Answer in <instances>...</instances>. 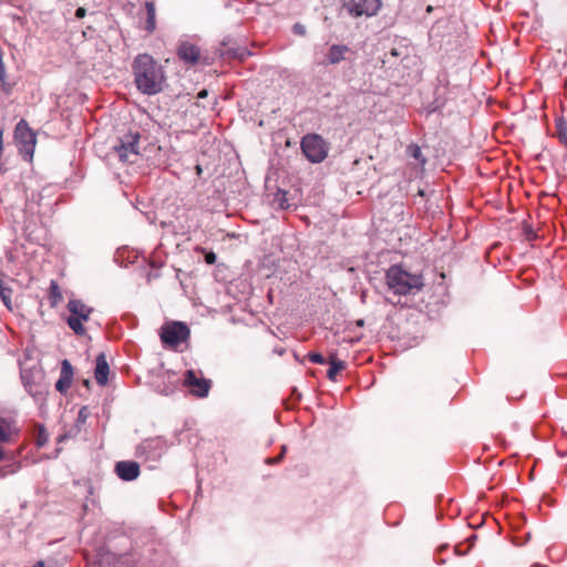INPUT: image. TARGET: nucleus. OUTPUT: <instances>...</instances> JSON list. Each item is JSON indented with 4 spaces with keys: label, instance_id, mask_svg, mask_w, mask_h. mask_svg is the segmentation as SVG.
<instances>
[{
    "label": "nucleus",
    "instance_id": "obj_1",
    "mask_svg": "<svg viewBox=\"0 0 567 567\" xmlns=\"http://www.w3.org/2000/svg\"><path fill=\"white\" fill-rule=\"evenodd\" d=\"M132 71L134 83L143 94L155 95L163 90L166 81L164 68L151 54L135 56Z\"/></svg>",
    "mask_w": 567,
    "mask_h": 567
},
{
    "label": "nucleus",
    "instance_id": "obj_2",
    "mask_svg": "<svg viewBox=\"0 0 567 567\" xmlns=\"http://www.w3.org/2000/svg\"><path fill=\"white\" fill-rule=\"evenodd\" d=\"M385 281L388 288L399 296L421 291L424 287L421 274H411L400 265H393L386 270Z\"/></svg>",
    "mask_w": 567,
    "mask_h": 567
},
{
    "label": "nucleus",
    "instance_id": "obj_3",
    "mask_svg": "<svg viewBox=\"0 0 567 567\" xmlns=\"http://www.w3.org/2000/svg\"><path fill=\"white\" fill-rule=\"evenodd\" d=\"M14 140L22 157L31 162L37 144V135L25 120H20L14 128Z\"/></svg>",
    "mask_w": 567,
    "mask_h": 567
},
{
    "label": "nucleus",
    "instance_id": "obj_4",
    "mask_svg": "<svg viewBox=\"0 0 567 567\" xmlns=\"http://www.w3.org/2000/svg\"><path fill=\"white\" fill-rule=\"evenodd\" d=\"M68 310L70 311V316L66 320L68 326L75 334L84 336L86 333V329L84 328L83 322L89 320L93 309L81 300L72 299L68 303Z\"/></svg>",
    "mask_w": 567,
    "mask_h": 567
},
{
    "label": "nucleus",
    "instance_id": "obj_5",
    "mask_svg": "<svg viewBox=\"0 0 567 567\" xmlns=\"http://www.w3.org/2000/svg\"><path fill=\"white\" fill-rule=\"evenodd\" d=\"M301 150L311 163L323 162L329 152L328 143L318 134H308L301 140Z\"/></svg>",
    "mask_w": 567,
    "mask_h": 567
},
{
    "label": "nucleus",
    "instance_id": "obj_6",
    "mask_svg": "<svg viewBox=\"0 0 567 567\" xmlns=\"http://www.w3.org/2000/svg\"><path fill=\"white\" fill-rule=\"evenodd\" d=\"M189 328L184 322L174 321L161 329V340L165 347L176 349L189 338Z\"/></svg>",
    "mask_w": 567,
    "mask_h": 567
},
{
    "label": "nucleus",
    "instance_id": "obj_7",
    "mask_svg": "<svg viewBox=\"0 0 567 567\" xmlns=\"http://www.w3.org/2000/svg\"><path fill=\"white\" fill-rule=\"evenodd\" d=\"M114 151L122 162L135 163L140 156V134H125L120 140V144L114 146Z\"/></svg>",
    "mask_w": 567,
    "mask_h": 567
},
{
    "label": "nucleus",
    "instance_id": "obj_8",
    "mask_svg": "<svg viewBox=\"0 0 567 567\" xmlns=\"http://www.w3.org/2000/svg\"><path fill=\"white\" fill-rule=\"evenodd\" d=\"M183 384L189 390L192 395L197 398H206L212 388V381L209 379L198 378L193 370L185 372Z\"/></svg>",
    "mask_w": 567,
    "mask_h": 567
},
{
    "label": "nucleus",
    "instance_id": "obj_9",
    "mask_svg": "<svg viewBox=\"0 0 567 567\" xmlns=\"http://www.w3.org/2000/svg\"><path fill=\"white\" fill-rule=\"evenodd\" d=\"M343 7L353 17L373 16L380 8L379 0H343Z\"/></svg>",
    "mask_w": 567,
    "mask_h": 567
},
{
    "label": "nucleus",
    "instance_id": "obj_10",
    "mask_svg": "<svg viewBox=\"0 0 567 567\" xmlns=\"http://www.w3.org/2000/svg\"><path fill=\"white\" fill-rule=\"evenodd\" d=\"M18 434L19 430L11 421L0 417V461L7 458V453L2 445L13 442Z\"/></svg>",
    "mask_w": 567,
    "mask_h": 567
},
{
    "label": "nucleus",
    "instance_id": "obj_11",
    "mask_svg": "<svg viewBox=\"0 0 567 567\" xmlns=\"http://www.w3.org/2000/svg\"><path fill=\"white\" fill-rule=\"evenodd\" d=\"M140 465L135 461H120L115 465V473L123 481H133L140 475Z\"/></svg>",
    "mask_w": 567,
    "mask_h": 567
},
{
    "label": "nucleus",
    "instance_id": "obj_12",
    "mask_svg": "<svg viewBox=\"0 0 567 567\" xmlns=\"http://www.w3.org/2000/svg\"><path fill=\"white\" fill-rule=\"evenodd\" d=\"M73 367L69 360L64 359L61 363V372L60 378L55 383V389L60 393H66V391L71 388L73 381Z\"/></svg>",
    "mask_w": 567,
    "mask_h": 567
},
{
    "label": "nucleus",
    "instance_id": "obj_13",
    "mask_svg": "<svg viewBox=\"0 0 567 567\" xmlns=\"http://www.w3.org/2000/svg\"><path fill=\"white\" fill-rule=\"evenodd\" d=\"M178 58L185 63L195 64L200 56V50L195 44L184 42L178 47Z\"/></svg>",
    "mask_w": 567,
    "mask_h": 567
},
{
    "label": "nucleus",
    "instance_id": "obj_14",
    "mask_svg": "<svg viewBox=\"0 0 567 567\" xmlns=\"http://www.w3.org/2000/svg\"><path fill=\"white\" fill-rule=\"evenodd\" d=\"M110 367L104 353H100L96 357V365L94 371V377L100 385H105L109 380Z\"/></svg>",
    "mask_w": 567,
    "mask_h": 567
},
{
    "label": "nucleus",
    "instance_id": "obj_15",
    "mask_svg": "<svg viewBox=\"0 0 567 567\" xmlns=\"http://www.w3.org/2000/svg\"><path fill=\"white\" fill-rule=\"evenodd\" d=\"M350 51V48L344 44H332L327 52V61L324 64H338L346 60V54Z\"/></svg>",
    "mask_w": 567,
    "mask_h": 567
},
{
    "label": "nucleus",
    "instance_id": "obj_16",
    "mask_svg": "<svg viewBox=\"0 0 567 567\" xmlns=\"http://www.w3.org/2000/svg\"><path fill=\"white\" fill-rule=\"evenodd\" d=\"M6 279H7L6 274L0 271V298L3 302V305L6 306V308L8 310L12 311V309H13V303H12L13 289L9 285V280H6ZM10 281H12V280L10 279Z\"/></svg>",
    "mask_w": 567,
    "mask_h": 567
},
{
    "label": "nucleus",
    "instance_id": "obj_17",
    "mask_svg": "<svg viewBox=\"0 0 567 567\" xmlns=\"http://www.w3.org/2000/svg\"><path fill=\"white\" fill-rule=\"evenodd\" d=\"M329 364H330V368L327 372V377L331 380V381H336V378L337 375L346 369V363L341 360L338 359L337 357V353L336 352H331L329 354V360H328Z\"/></svg>",
    "mask_w": 567,
    "mask_h": 567
},
{
    "label": "nucleus",
    "instance_id": "obj_18",
    "mask_svg": "<svg viewBox=\"0 0 567 567\" xmlns=\"http://www.w3.org/2000/svg\"><path fill=\"white\" fill-rule=\"evenodd\" d=\"M145 9H146L145 30L148 33H153L156 29V9H155L154 2L147 1L145 3Z\"/></svg>",
    "mask_w": 567,
    "mask_h": 567
},
{
    "label": "nucleus",
    "instance_id": "obj_19",
    "mask_svg": "<svg viewBox=\"0 0 567 567\" xmlns=\"http://www.w3.org/2000/svg\"><path fill=\"white\" fill-rule=\"evenodd\" d=\"M48 297H49L50 306L52 308H55L63 300L62 291L55 280H51V282H50Z\"/></svg>",
    "mask_w": 567,
    "mask_h": 567
},
{
    "label": "nucleus",
    "instance_id": "obj_20",
    "mask_svg": "<svg viewBox=\"0 0 567 567\" xmlns=\"http://www.w3.org/2000/svg\"><path fill=\"white\" fill-rule=\"evenodd\" d=\"M49 441V433L44 425H37L35 429V444L38 447L44 446Z\"/></svg>",
    "mask_w": 567,
    "mask_h": 567
},
{
    "label": "nucleus",
    "instance_id": "obj_21",
    "mask_svg": "<svg viewBox=\"0 0 567 567\" xmlns=\"http://www.w3.org/2000/svg\"><path fill=\"white\" fill-rule=\"evenodd\" d=\"M556 134L560 143L567 146V125L559 121L556 125Z\"/></svg>",
    "mask_w": 567,
    "mask_h": 567
},
{
    "label": "nucleus",
    "instance_id": "obj_22",
    "mask_svg": "<svg viewBox=\"0 0 567 567\" xmlns=\"http://www.w3.org/2000/svg\"><path fill=\"white\" fill-rule=\"evenodd\" d=\"M287 195V192L279 190L275 196V202L281 209H288L290 207Z\"/></svg>",
    "mask_w": 567,
    "mask_h": 567
},
{
    "label": "nucleus",
    "instance_id": "obj_23",
    "mask_svg": "<svg viewBox=\"0 0 567 567\" xmlns=\"http://www.w3.org/2000/svg\"><path fill=\"white\" fill-rule=\"evenodd\" d=\"M408 153L415 159H417L421 164L425 163V158L422 155L421 148L413 144L408 147Z\"/></svg>",
    "mask_w": 567,
    "mask_h": 567
},
{
    "label": "nucleus",
    "instance_id": "obj_24",
    "mask_svg": "<svg viewBox=\"0 0 567 567\" xmlns=\"http://www.w3.org/2000/svg\"><path fill=\"white\" fill-rule=\"evenodd\" d=\"M90 416V410L87 406H82L78 413V417H76V424L79 426L83 425L86 420L89 419Z\"/></svg>",
    "mask_w": 567,
    "mask_h": 567
},
{
    "label": "nucleus",
    "instance_id": "obj_25",
    "mask_svg": "<svg viewBox=\"0 0 567 567\" xmlns=\"http://www.w3.org/2000/svg\"><path fill=\"white\" fill-rule=\"evenodd\" d=\"M523 233H524L525 239L528 241H532L537 237L536 233L533 230V228L527 223L523 224Z\"/></svg>",
    "mask_w": 567,
    "mask_h": 567
},
{
    "label": "nucleus",
    "instance_id": "obj_26",
    "mask_svg": "<svg viewBox=\"0 0 567 567\" xmlns=\"http://www.w3.org/2000/svg\"><path fill=\"white\" fill-rule=\"evenodd\" d=\"M308 359L310 362L317 363V364H324L327 362L326 359L323 358V355H321L320 353H317V352L309 353Z\"/></svg>",
    "mask_w": 567,
    "mask_h": 567
},
{
    "label": "nucleus",
    "instance_id": "obj_27",
    "mask_svg": "<svg viewBox=\"0 0 567 567\" xmlns=\"http://www.w3.org/2000/svg\"><path fill=\"white\" fill-rule=\"evenodd\" d=\"M17 468L14 465H8L6 467H0V478L4 477L7 474L16 473Z\"/></svg>",
    "mask_w": 567,
    "mask_h": 567
},
{
    "label": "nucleus",
    "instance_id": "obj_28",
    "mask_svg": "<svg viewBox=\"0 0 567 567\" xmlns=\"http://www.w3.org/2000/svg\"><path fill=\"white\" fill-rule=\"evenodd\" d=\"M205 261L208 264V265H213L216 262V255L215 252L213 251H209L205 255Z\"/></svg>",
    "mask_w": 567,
    "mask_h": 567
},
{
    "label": "nucleus",
    "instance_id": "obj_29",
    "mask_svg": "<svg viewBox=\"0 0 567 567\" xmlns=\"http://www.w3.org/2000/svg\"><path fill=\"white\" fill-rule=\"evenodd\" d=\"M85 14H86V10L84 8H82V7L78 8L76 11H75V17L78 19L84 18Z\"/></svg>",
    "mask_w": 567,
    "mask_h": 567
},
{
    "label": "nucleus",
    "instance_id": "obj_30",
    "mask_svg": "<svg viewBox=\"0 0 567 567\" xmlns=\"http://www.w3.org/2000/svg\"><path fill=\"white\" fill-rule=\"evenodd\" d=\"M477 539L476 535H472L467 540L470 542V546H473L474 542Z\"/></svg>",
    "mask_w": 567,
    "mask_h": 567
},
{
    "label": "nucleus",
    "instance_id": "obj_31",
    "mask_svg": "<svg viewBox=\"0 0 567 567\" xmlns=\"http://www.w3.org/2000/svg\"><path fill=\"white\" fill-rule=\"evenodd\" d=\"M206 96H207V91H206V90H203V91H200V92L198 93V97H199V99H204V97H206Z\"/></svg>",
    "mask_w": 567,
    "mask_h": 567
},
{
    "label": "nucleus",
    "instance_id": "obj_32",
    "mask_svg": "<svg viewBox=\"0 0 567 567\" xmlns=\"http://www.w3.org/2000/svg\"><path fill=\"white\" fill-rule=\"evenodd\" d=\"M202 173H203V168H202V166H200V165H196V174H197L198 176H200V175H202Z\"/></svg>",
    "mask_w": 567,
    "mask_h": 567
},
{
    "label": "nucleus",
    "instance_id": "obj_33",
    "mask_svg": "<svg viewBox=\"0 0 567 567\" xmlns=\"http://www.w3.org/2000/svg\"><path fill=\"white\" fill-rule=\"evenodd\" d=\"M281 458H282V454H280L278 457H276V458H274V460L269 458V460H268V462H269V463H272V462H274V463H276V462H278V461H279V460H281Z\"/></svg>",
    "mask_w": 567,
    "mask_h": 567
},
{
    "label": "nucleus",
    "instance_id": "obj_34",
    "mask_svg": "<svg viewBox=\"0 0 567 567\" xmlns=\"http://www.w3.org/2000/svg\"><path fill=\"white\" fill-rule=\"evenodd\" d=\"M281 458H282V454H280L278 457H276V458H274V460L269 458V460H268V462H269V463H272V462H274V463H276V462H278V461H279V460H281Z\"/></svg>",
    "mask_w": 567,
    "mask_h": 567
},
{
    "label": "nucleus",
    "instance_id": "obj_35",
    "mask_svg": "<svg viewBox=\"0 0 567 567\" xmlns=\"http://www.w3.org/2000/svg\"><path fill=\"white\" fill-rule=\"evenodd\" d=\"M281 458H282V454H280L278 457H276V458H274V460L269 458V460H268V462H269V463H272V462H274V463H276V462H278V461H279V460H281Z\"/></svg>",
    "mask_w": 567,
    "mask_h": 567
},
{
    "label": "nucleus",
    "instance_id": "obj_36",
    "mask_svg": "<svg viewBox=\"0 0 567 567\" xmlns=\"http://www.w3.org/2000/svg\"><path fill=\"white\" fill-rule=\"evenodd\" d=\"M33 567H44V563L43 561H37Z\"/></svg>",
    "mask_w": 567,
    "mask_h": 567
},
{
    "label": "nucleus",
    "instance_id": "obj_37",
    "mask_svg": "<svg viewBox=\"0 0 567 567\" xmlns=\"http://www.w3.org/2000/svg\"><path fill=\"white\" fill-rule=\"evenodd\" d=\"M2 152V131H0V153Z\"/></svg>",
    "mask_w": 567,
    "mask_h": 567
},
{
    "label": "nucleus",
    "instance_id": "obj_38",
    "mask_svg": "<svg viewBox=\"0 0 567 567\" xmlns=\"http://www.w3.org/2000/svg\"><path fill=\"white\" fill-rule=\"evenodd\" d=\"M391 54L394 55V56H398L399 55V52L396 49H392L391 51Z\"/></svg>",
    "mask_w": 567,
    "mask_h": 567
},
{
    "label": "nucleus",
    "instance_id": "obj_39",
    "mask_svg": "<svg viewBox=\"0 0 567 567\" xmlns=\"http://www.w3.org/2000/svg\"><path fill=\"white\" fill-rule=\"evenodd\" d=\"M432 10H433L432 6H429V7L426 8V12H429V13H430V12H432Z\"/></svg>",
    "mask_w": 567,
    "mask_h": 567
},
{
    "label": "nucleus",
    "instance_id": "obj_40",
    "mask_svg": "<svg viewBox=\"0 0 567 567\" xmlns=\"http://www.w3.org/2000/svg\"><path fill=\"white\" fill-rule=\"evenodd\" d=\"M358 324H359V326H363V320H359V321H358Z\"/></svg>",
    "mask_w": 567,
    "mask_h": 567
},
{
    "label": "nucleus",
    "instance_id": "obj_41",
    "mask_svg": "<svg viewBox=\"0 0 567 567\" xmlns=\"http://www.w3.org/2000/svg\"><path fill=\"white\" fill-rule=\"evenodd\" d=\"M84 384H85L86 386H89V384H90V383H89V381H87V380H85V381H84Z\"/></svg>",
    "mask_w": 567,
    "mask_h": 567
}]
</instances>
